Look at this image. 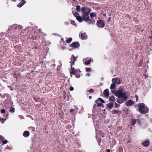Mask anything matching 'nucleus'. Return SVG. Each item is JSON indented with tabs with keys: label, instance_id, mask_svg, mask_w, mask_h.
I'll return each instance as SVG.
<instances>
[{
	"label": "nucleus",
	"instance_id": "nucleus-28",
	"mask_svg": "<svg viewBox=\"0 0 152 152\" xmlns=\"http://www.w3.org/2000/svg\"><path fill=\"white\" fill-rule=\"evenodd\" d=\"M99 101L100 102L102 103H104V100L103 99H101V98H99Z\"/></svg>",
	"mask_w": 152,
	"mask_h": 152
},
{
	"label": "nucleus",
	"instance_id": "nucleus-3",
	"mask_svg": "<svg viewBox=\"0 0 152 152\" xmlns=\"http://www.w3.org/2000/svg\"><path fill=\"white\" fill-rule=\"evenodd\" d=\"M139 111L140 113L143 114L147 113L148 108L143 103H139L138 105Z\"/></svg>",
	"mask_w": 152,
	"mask_h": 152
},
{
	"label": "nucleus",
	"instance_id": "nucleus-40",
	"mask_svg": "<svg viewBox=\"0 0 152 152\" xmlns=\"http://www.w3.org/2000/svg\"><path fill=\"white\" fill-rule=\"evenodd\" d=\"M114 112L115 113H118L119 112V111L117 110H115L114 111Z\"/></svg>",
	"mask_w": 152,
	"mask_h": 152
},
{
	"label": "nucleus",
	"instance_id": "nucleus-29",
	"mask_svg": "<svg viewBox=\"0 0 152 152\" xmlns=\"http://www.w3.org/2000/svg\"><path fill=\"white\" fill-rule=\"evenodd\" d=\"M7 142H8V141L7 140H3L2 141V143L3 144H6Z\"/></svg>",
	"mask_w": 152,
	"mask_h": 152
},
{
	"label": "nucleus",
	"instance_id": "nucleus-37",
	"mask_svg": "<svg viewBox=\"0 0 152 152\" xmlns=\"http://www.w3.org/2000/svg\"><path fill=\"white\" fill-rule=\"evenodd\" d=\"M135 97L136 98V101H137L138 100V96L137 95L135 96Z\"/></svg>",
	"mask_w": 152,
	"mask_h": 152
},
{
	"label": "nucleus",
	"instance_id": "nucleus-13",
	"mask_svg": "<svg viewBox=\"0 0 152 152\" xmlns=\"http://www.w3.org/2000/svg\"><path fill=\"white\" fill-rule=\"evenodd\" d=\"M132 122V124H135L136 123H140L142 122L141 121V120L139 119H137V120L132 119L131 120Z\"/></svg>",
	"mask_w": 152,
	"mask_h": 152
},
{
	"label": "nucleus",
	"instance_id": "nucleus-17",
	"mask_svg": "<svg viewBox=\"0 0 152 152\" xmlns=\"http://www.w3.org/2000/svg\"><path fill=\"white\" fill-rule=\"evenodd\" d=\"M113 106V102H110L107 104V107L110 109H111Z\"/></svg>",
	"mask_w": 152,
	"mask_h": 152
},
{
	"label": "nucleus",
	"instance_id": "nucleus-44",
	"mask_svg": "<svg viewBox=\"0 0 152 152\" xmlns=\"http://www.w3.org/2000/svg\"><path fill=\"white\" fill-rule=\"evenodd\" d=\"M91 97H91V96H89V98L90 99H91Z\"/></svg>",
	"mask_w": 152,
	"mask_h": 152
},
{
	"label": "nucleus",
	"instance_id": "nucleus-33",
	"mask_svg": "<svg viewBox=\"0 0 152 152\" xmlns=\"http://www.w3.org/2000/svg\"><path fill=\"white\" fill-rule=\"evenodd\" d=\"M74 88L72 86H70L69 88V90L71 91H72L73 90Z\"/></svg>",
	"mask_w": 152,
	"mask_h": 152
},
{
	"label": "nucleus",
	"instance_id": "nucleus-11",
	"mask_svg": "<svg viewBox=\"0 0 152 152\" xmlns=\"http://www.w3.org/2000/svg\"><path fill=\"white\" fill-rule=\"evenodd\" d=\"M80 46L79 44L77 42H74L72 43V44L70 45V46L74 48H78Z\"/></svg>",
	"mask_w": 152,
	"mask_h": 152
},
{
	"label": "nucleus",
	"instance_id": "nucleus-30",
	"mask_svg": "<svg viewBox=\"0 0 152 152\" xmlns=\"http://www.w3.org/2000/svg\"><path fill=\"white\" fill-rule=\"evenodd\" d=\"M71 23L72 25H75V22L73 20H72V21H71Z\"/></svg>",
	"mask_w": 152,
	"mask_h": 152
},
{
	"label": "nucleus",
	"instance_id": "nucleus-9",
	"mask_svg": "<svg viewBox=\"0 0 152 152\" xmlns=\"http://www.w3.org/2000/svg\"><path fill=\"white\" fill-rule=\"evenodd\" d=\"M112 82L114 83H116L119 84L121 83V81L120 79L118 78H114L112 79Z\"/></svg>",
	"mask_w": 152,
	"mask_h": 152
},
{
	"label": "nucleus",
	"instance_id": "nucleus-24",
	"mask_svg": "<svg viewBox=\"0 0 152 152\" xmlns=\"http://www.w3.org/2000/svg\"><path fill=\"white\" fill-rule=\"evenodd\" d=\"M90 15L91 18H93L94 17V16H96L95 13H91L90 14Z\"/></svg>",
	"mask_w": 152,
	"mask_h": 152
},
{
	"label": "nucleus",
	"instance_id": "nucleus-12",
	"mask_svg": "<svg viewBox=\"0 0 152 152\" xmlns=\"http://www.w3.org/2000/svg\"><path fill=\"white\" fill-rule=\"evenodd\" d=\"M134 102L132 100H128L126 103V105L127 106H130L133 104Z\"/></svg>",
	"mask_w": 152,
	"mask_h": 152
},
{
	"label": "nucleus",
	"instance_id": "nucleus-39",
	"mask_svg": "<svg viewBox=\"0 0 152 152\" xmlns=\"http://www.w3.org/2000/svg\"><path fill=\"white\" fill-rule=\"evenodd\" d=\"M0 120L1 123H3L4 122V120L3 119V118L2 119H1Z\"/></svg>",
	"mask_w": 152,
	"mask_h": 152
},
{
	"label": "nucleus",
	"instance_id": "nucleus-22",
	"mask_svg": "<svg viewBox=\"0 0 152 152\" xmlns=\"http://www.w3.org/2000/svg\"><path fill=\"white\" fill-rule=\"evenodd\" d=\"M91 61V59H89V60L88 61H85L84 63L86 65H88L90 63Z\"/></svg>",
	"mask_w": 152,
	"mask_h": 152
},
{
	"label": "nucleus",
	"instance_id": "nucleus-21",
	"mask_svg": "<svg viewBox=\"0 0 152 152\" xmlns=\"http://www.w3.org/2000/svg\"><path fill=\"white\" fill-rule=\"evenodd\" d=\"M72 38L71 37H70L66 39V42L67 43H69L70 42L72 41Z\"/></svg>",
	"mask_w": 152,
	"mask_h": 152
},
{
	"label": "nucleus",
	"instance_id": "nucleus-36",
	"mask_svg": "<svg viewBox=\"0 0 152 152\" xmlns=\"http://www.w3.org/2000/svg\"><path fill=\"white\" fill-rule=\"evenodd\" d=\"M1 112L2 113H4L5 112V110H4V109H3V110H1Z\"/></svg>",
	"mask_w": 152,
	"mask_h": 152
},
{
	"label": "nucleus",
	"instance_id": "nucleus-6",
	"mask_svg": "<svg viewBox=\"0 0 152 152\" xmlns=\"http://www.w3.org/2000/svg\"><path fill=\"white\" fill-rule=\"evenodd\" d=\"M74 15L76 17V19L79 21V22L81 23L82 22L83 19L81 16H79V14L77 12H75L74 13Z\"/></svg>",
	"mask_w": 152,
	"mask_h": 152
},
{
	"label": "nucleus",
	"instance_id": "nucleus-20",
	"mask_svg": "<svg viewBox=\"0 0 152 152\" xmlns=\"http://www.w3.org/2000/svg\"><path fill=\"white\" fill-rule=\"evenodd\" d=\"M115 87V83H112L110 86V88L111 89H113Z\"/></svg>",
	"mask_w": 152,
	"mask_h": 152
},
{
	"label": "nucleus",
	"instance_id": "nucleus-45",
	"mask_svg": "<svg viewBox=\"0 0 152 152\" xmlns=\"http://www.w3.org/2000/svg\"><path fill=\"white\" fill-rule=\"evenodd\" d=\"M145 77H148V76H147V75H145Z\"/></svg>",
	"mask_w": 152,
	"mask_h": 152
},
{
	"label": "nucleus",
	"instance_id": "nucleus-38",
	"mask_svg": "<svg viewBox=\"0 0 152 152\" xmlns=\"http://www.w3.org/2000/svg\"><path fill=\"white\" fill-rule=\"evenodd\" d=\"M74 110L73 109H71L70 110V112H73Z\"/></svg>",
	"mask_w": 152,
	"mask_h": 152
},
{
	"label": "nucleus",
	"instance_id": "nucleus-19",
	"mask_svg": "<svg viewBox=\"0 0 152 152\" xmlns=\"http://www.w3.org/2000/svg\"><path fill=\"white\" fill-rule=\"evenodd\" d=\"M81 37L84 39H86L87 35L85 33H82L81 35Z\"/></svg>",
	"mask_w": 152,
	"mask_h": 152
},
{
	"label": "nucleus",
	"instance_id": "nucleus-48",
	"mask_svg": "<svg viewBox=\"0 0 152 152\" xmlns=\"http://www.w3.org/2000/svg\"><path fill=\"white\" fill-rule=\"evenodd\" d=\"M72 74H71V77H72Z\"/></svg>",
	"mask_w": 152,
	"mask_h": 152
},
{
	"label": "nucleus",
	"instance_id": "nucleus-50",
	"mask_svg": "<svg viewBox=\"0 0 152 152\" xmlns=\"http://www.w3.org/2000/svg\"><path fill=\"white\" fill-rule=\"evenodd\" d=\"M1 140L0 141V144L1 143Z\"/></svg>",
	"mask_w": 152,
	"mask_h": 152
},
{
	"label": "nucleus",
	"instance_id": "nucleus-35",
	"mask_svg": "<svg viewBox=\"0 0 152 152\" xmlns=\"http://www.w3.org/2000/svg\"><path fill=\"white\" fill-rule=\"evenodd\" d=\"M89 91L90 92L92 93L94 91V90L92 89H91L89 90Z\"/></svg>",
	"mask_w": 152,
	"mask_h": 152
},
{
	"label": "nucleus",
	"instance_id": "nucleus-5",
	"mask_svg": "<svg viewBox=\"0 0 152 152\" xmlns=\"http://www.w3.org/2000/svg\"><path fill=\"white\" fill-rule=\"evenodd\" d=\"M83 15L82 17L83 20L87 21L89 24H91L92 23L91 20L89 19V16L88 15V14H83Z\"/></svg>",
	"mask_w": 152,
	"mask_h": 152
},
{
	"label": "nucleus",
	"instance_id": "nucleus-42",
	"mask_svg": "<svg viewBox=\"0 0 152 152\" xmlns=\"http://www.w3.org/2000/svg\"><path fill=\"white\" fill-rule=\"evenodd\" d=\"M106 151H107V152H110V150L109 149H107L106 150Z\"/></svg>",
	"mask_w": 152,
	"mask_h": 152
},
{
	"label": "nucleus",
	"instance_id": "nucleus-14",
	"mask_svg": "<svg viewBox=\"0 0 152 152\" xmlns=\"http://www.w3.org/2000/svg\"><path fill=\"white\" fill-rule=\"evenodd\" d=\"M29 132L28 131H26L24 132L23 135L24 137H27L29 136Z\"/></svg>",
	"mask_w": 152,
	"mask_h": 152
},
{
	"label": "nucleus",
	"instance_id": "nucleus-41",
	"mask_svg": "<svg viewBox=\"0 0 152 152\" xmlns=\"http://www.w3.org/2000/svg\"><path fill=\"white\" fill-rule=\"evenodd\" d=\"M4 139L2 138V137L0 135V140H3Z\"/></svg>",
	"mask_w": 152,
	"mask_h": 152
},
{
	"label": "nucleus",
	"instance_id": "nucleus-26",
	"mask_svg": "<svg viewBox=\"0 0 152 152\" xmlns=\"http://www.w3.org/2000/svg\"><path fill=\"white\" fill-rule=\"evenodd\" d=\"M115 107L116 108H117L119 107L120 106V104H117L116 102H115Z\"/></svg>",
	"mask_w": 152,
	"mask_h": 152
},
{
	"label": "nucleus",
	"instance_id": "nucleus-15",
	"mask_svg": "<svg viewBox=\"0 0 152 152\" xmlns=\"http://www.w3.org/2000/svg\"><path fill=\"white\" fill-rule=\"evenodd\" d=\"M104 94L106 97V98H107L109 96V91L108 90V89H105L104 92Z\"/></svg>",
	"mask_w": 152,
	"mask_h": 152
},
{
	"label": "nucleus",
	"instance_id": "nucleus-27",
	"mask_svg": "<svg viewBox=\"0 0 152 152\" xmlns=\"http://www.w3.org/2000/svg\"><path fill=\"white\" fill-rule=\"evenodd\" d=\"M86 71L88 72H90L91 71V69L90 68H88L86 69Z\"/></svg>",
	"mask_w": 152,
	"mask_h": 152
},
{
	"label": "nucleus",
	"instance_id": "nucleus-43",
	"mask_svg": "<svg viewBox=\"0 0 152 152\" xmlns=\"http://www.w3.org/2000/svg\"><path fill=\"white\" fill-rule=\"evenodd\" d=\"M101 142V141H99V145H100V142Z\"/></svg>",
	"mask_w": 152,
	"mask_h": 152
},
{
	"label": "nucleus",
	"instance_id": "nucleus-2",
	"mask_svg": "<svg viewBox=\"0 0 152 152\" xmlns=\"http://www.w3.org/2000/svg\"><path fill=\"white\" fill-rule=\"evenodd\" d=\"M71 61H70L71 63V69L70 70V72L72 75L75 74L76 77L79 78L80 76V72L78 69H75L72 67L73 65H74V61L76 60V58L73 55H72L71 58Z\"/></svg>",
	"mask_w": 152,
	"mask_h": 152
},
{
	"label": "nucleus",
	"instance_id": "nucleus-1",
	"mask_svg": "<svg viewBox=\"0 0 152 152\" xmlns=\"http://www.w3.org/2000/svg\"><path fill=\"white\" fill-rule=\"evenodd\" d=\"M123 88H121L115 93V95L118 97L116 102L119 104L122 103L124 101H126L127 99V93L126 91H123Z\"/></svg>",
	"mask_w": 152,
	"mask_h": 152
},
{
	"label": "nucleus",
	"instance_id": "nucleus-25",
	"mask_svg": "<svg viewBox=\"0 0 152 152\" xmlns=\"http://www.w3.org/2000/svg\"><path fill=\"white\" fill-rule=\"evenodd\" d=\"M15 108L14 107H12L10 108V111L12 113H14L15 112Z\"/></svg>",
	"mask_w": 152,
	"mask_h": 152
},
{
	"label": "nucleus",
	"instance_id": "nucleus-47",
	"mask_svg": "<svg viewBox=\"0 0 152 152\" xmlns=\"http://www.w3.org/2000/svg\"><path fill=\"white\" fill-rule=\"evenodd\" d=\"M132 126H131V127H130V129H132Z\"/></svg>",
	"mask_w": 152,
	"mask_h": 152
},
{
	"label": "nucleus",
	"instance_id": "nucleus-34",
	"mask_svg": "<svg viewBox=\"0 0 152 152\" xmlns=\"http://www.w3.org/2000/svg\"><path fill=\"white\" fill-rule=\"evenodd\" d=\"M86 75V76L89 77L90 75V72H88V73Z\"/></svg>",
	"mask_w": 152,
	"mask_h": 152
},
{
	"label": "nucleus",
	"instance_id": "nucleus-51",
	"mask_svg": "<svg viewBox=\"0 0 152 152\" xmlns=\"http://www.w3.org/2000/svg\"><path fill=\"white\" fill-rule=\"evenodd\" d=\"M151 37H150V39H151Z\"/></svg>",
	"mask_w": 152,
	"mask_h": 152
},
{
	"label": "nucleus",
	"instance_id": "nucleus-7",
	"mask_svg": "<svg viewBox=\"0 0 152 152\" xmlns=\"http://www.w3.org/2000/svg\"><path fill=\"white\" fill-rule=\"evenodd\" d=\"M82 14H88L90 12V10L88 8L83 7L82 8Z\"/></svg>",
	"mask_w": 152,
	"mask_h": 152
},
{
	"label": "nucleus",
	"instance_id": "nucleus-31",
	"mask_svg": "<svg viewBox=\"0 0 152 152\" xmlns=\"http://www.w3.org/2000/svg\"><path fill=\"white\" fill-rule=\"evenodd\" d=\"M78 109L79 108L78 107H76L75 108V110L76 112L78 111Z\"/></svg>",
	"mask_w": 152,
	"mask_h": 152
},
{
	"label": "nucleus",
	"instance_id": "nucleus-16",
	"mask_svg": "<svg viewBox=\"0 0 152 152\" xmlns=\"http://www.w3.org/2000/svg\"><path fill=\"white\" fill-rule=\"evenodd\" d=\"M26 2V1L24 0H22L18 4V6L19 7H21Z\"/></svg>",
	"mask_w": 152,
	"mask_h": 152
},
{
	"label": "nucleus",
	"instance_id": "nucleus-32",
	"mask_svg": "<svg viewBox=\"0 0 152 152\" xmlns=\"http://www.w3.org/2000/svg\"><path fill=\"white\" fill-rule=\"evenodd\" d=\"M95 102V103H96L98 104V105L99 106H100V105L102 104H100V103L99 104V103H98V100H96Z\"/></svg>",
	"mask_w": 152,
	"mask_h": 152
},
{
	"label": "nucleus",
	"instance_id": "nucleus-46",
	"mask_svg": "<svg viewBox=\"0 0 152 152\" xmlns=\"http://www.w3.org/2000/svg\"><path fill=\"white\" fill-rule=\"evenodd\" d=\"M109 18V20H108V21H110V18Z\"/></svg>",
	"mask_w": 152,
	"mask_h": 152
},
{
	"label": "nucleus",
	"instance_id": "nucleus-4",
	"mask_svg": "<svg viewBox=\"0 0 152 152\" xmlns=\"http://www.w3.org/2000/svg\"><path fill=\"white\" fill-rule=\"evenodd\" d=\"M98 124H95V125H94L96 129V132L97 134H98V135L99 136L102 137H104L105 136V134L101 130H99V129L97 127L98 126Z\"/></svg>",
	"mask_w": 152,
	"mask_h": 152
},
{
	"label": "nucleus",
	"instance_id": "nucleus-49",
	"mask_svg": "<svg viewBox=\"0 0 152 152\" xmlns=\"http://www.w3.org/2000/svg\"><path fill=\"white\" fill-rule=\"evenodd\" d=\"M134 124H132V126H133V125H134Z\"/></svg>",
	"mask_w": 152,
	"mask_h": 152
},
{
	"label": "nucleus",
	"instance_id": "nucleus-23",
	"mask_svg": "<svg viewBox=\"0 0 152 152\" xmlns=\"http://www.w3.org/2000/svg\"><path fill=\"white\" fill-rule=\"evenodd\" d=\"M76 10L78 12H80V8L79 5H78L76 6Z\"/></svg>",
	"mask_w": 152,
	"mask_h": 152
},
{
	"label": "nucleus",
	"instance_id": "nucleus-10",
	"mask_svg": "<svg viewBox=\"0 0 152 152\" xmlns=\"http://www.w3.org/2000/svg\"><path fill=\"white\" fill-rule=\"evenodd\" d=\"M150 143V141L149 140H147L143 142L142 144L144 147H147L148 146Z\"/></svg>",
	"mask_w": 152,
	"mask_h": 152
},
{
	"label": "nucleus",
	"instance_id": "nucleus-8",
	"mask_svg": "<svg viewBox=\"0 0 152 152\" xmlns=\"http://www.w3.org/2000/svg\"><path fill=\"white\" fill-rule=\"evenodd\" d=\"M97 26L100 27H103L104 26L103 21L102 20H99L97 22Z\"/></svg>",
	"mask_w": 152,
	"mask_h": 152
},
{
	"label": "nucleus",
	"instance_id": "nucleus-18",
	"mask_svg": "<svg viewBox=\"0 0 152 152\" xmlns=\"http://www.w3.org/2000/svg\"><path fill=\"white\" fill-rule=\"evenodd\" d=\"M109 100L110 102H114L115 101L114 97L113 96H111L109 98Z\"/></svg>",
	"mask_w": 152,
	"mask_h": 152
}]
</instances>
